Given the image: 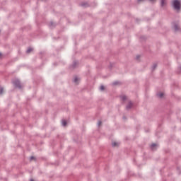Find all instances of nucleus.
Listing matches in <instances>:
<instances>
[{"label": "nucleus", "instance_id": "obj_17", "mask_svg": "<svg viewBox=\"0 0 181 181\" xmlns=\"http://www.w3.org/2000/svg\"><path fill=\"white\" fill-rule=\"evenodd\" d=\"M100 125H101V121H98V127H100Z\"/></svg>", "mask_w": 181, "mask_h": 181}, {"label": "nucleus", "instance_id": "obj_7", "mask_svg": "<svg viewBox=\"0 0 181 181\" xmlns=\"http://www.w3.org/2000/svg\"><path fill=\"white\" fill-rule=\"evenodd\" d=\"M62 127H66V125H67V122L65 119H63L62 121Z\"/></svg>", "mask_w": 181, "mask_h": 181}, {"label": "nucleus", "instance_id": "obj_11", "mask_svg": "<svg viewBox=\"0 0 181 181\" xmlns=\"http://www.w3.org/2000/svg\"><path fill=\"white\" fill-rule=\"evenodd\" d=\"M120 98H121V100H122V101H125V100H127V96H125V95H122V96L120 97Z\"/></svg>", "mask_w": 181, "mask_h": 181}, {"label": "nucleus", "instance_id": "obj_13", "mask_svg": "<svg viewBox=\"0 0 181 181\" xmlns=\"http://www.w3.org/2000/svg\"><path fill=\"white\" fill-rule=\"evenodd\" d=\"M158 66V65L156 64H153V65L152 66L151 69L152 70H155V69Z\"/></svg>", "mask_w": 181, "mask_h": 181}, {"label": "nucleus", "instance_id": "obj_22", "mask_svg": "<svg viewBox=\"0 0 181 181\" xmlns=\"http://www.w3.org/2000/svg\"><path fill=\"white\" fill-rule=\"evenodd\" d=\"M2 56V53L0 52V57Z\"/></svg>", "mask_w": 181, "mask_h": 181}, {"label": "nucleus", "instance_id": "obj_24", "mask_svg": "<svg viewBox=\"0 0 181 181\" xmlns=\"http://www.w3.org/2000/svg\"><path fill=\"white\" fill-rule=\"evenodd\" d=\"M30 181H34L33 179H30Z\"/></svg>", "mask_w": 181, "mask_h": 181}, {"label": "nucleus", "instance_id": "obj_3", "mask_svg": "<svg viewBox=\"0 0 181 181\" xmlns=\"http://www.w3.org/2000/svg\"><path fill=\"white\" fill-rule=\"evenodd\" d=\"M157 148H158V144H152L151 145V149L152 151H156Z\"/></svg>", "mask_w": 181, "mask_h": 181}, {"label": "nucleus", "instance_id": "obj_10", "mask_svg": "<svg viewBox=\"0 0 181 181\" xmlns=\"http://www.w3.org/2000/svg\"><path fill=\"white\" fill-rule=\"evenodd\" d=\"M33 48H28L27 50H26V53L29 54L30 53V52H33Z\"/></svg>", "mask_w": 181, "mask_h": 181}, {"label": "nucleus", "instance_id": "obj_14", "mask_svg": "<svg viewBox=\"0 0 181 181\" xmlns=\"http://www.w3.org/2000/svg\"><path fill=\"white\" fill-rule=\"evenodd\" d=\"M0 94H4V88L0 87Z\"/></svg>", "mask_w": 181, "mask_h": 181}, {"label": "nucleus", "instance_id": "obj_18", "mask_svg": "<svg viewBox=\"0 0 181 181\" xmlns=\"http://www.w3.org/2000/svg\"><path fill=\"white\" fill-rule=\"evenodd\" d=\"M33 159H35V157H33V156H31V157L30 158V160H33Z\"/></svg>", "mask_w": 181, "mask_h": 181}, {"label": "nucleus", "instance_id": "obj_8", "mask_svg": "<svg viewBox=\"0 0 181 181\" xmlns=\"http://www.w3.org/2000/svg\"><path fill=\"white\" fill-rule=\"evenodd\" d=\"M112 146H118L119 145V143L116 142V141H113L112 143Z\"/></svg>", "mask_w": 181, "mask_h": 181}, {"label": "nucleus", "instance_id": "obj_15", "mask_svg": "<svg viewBox=\"0 0 181 181\" xmlns=\"http://www.w3.org/2000/svg\"><path fill=\"white\" fill-rule=\"evenodd\" d=\"M100 91H104V86H100Z\"/></svg>", "mask_w": 181, "mask_h": 181}, {"label": "nucleus", "instance_id": "obj_23", "mask_svg": "<svg viewBox=\"0 0 181 181\" xmlns=\"http://www.w3.org/2000/svg\"><path fill=\"white\" fill-rule=\"evenodd\" d=\"M136 59H139V56H137V57H136Z\"/></svg>", "mask_w": 181, "mask_h": 181}, {"label": "nucleus", "instance_id": "obj_16", "mask_svg": "<svg viewBox=\"0 0 181 181\" xmlns=\"http://www.w3.org/2000/svg\"><path fill=\"white\" fill-rule=\"evenodd\" d=\"M76 64H77V62H74L73 65H72L73 67H76Z\"/></svg>", "mask_w": 181, "mask_h": 181}, {"label": "nucleus", "instance_id": "obj_12", "mask_svg": "<svg viewBox=\"0 0 181 181\" xmlns=\"http://www.w3.org/2000/svg\"><path fill=\"white\" fill-rule=\"evenodd\" d=\"M74 83H78V78H77L76 76L74 77Z\"/></svg>", "mask_w": 181, "mask_h": 181}, {"label": "nucleus", "instance_id": "obj_5", "mask_svg": "<svg viewBox=\"0 0 181 181\" xmlns=\"http://www.w3.org/2000/svg\"><path fill=\"white\" fill-rule=\"evenodd\" d=\"M127 110H131L132 108V103L129 102V104L126 107Z\"/></svg>", "mask_w": 181, "mask_h": 181}, {"label": "nucleus", "instance_id": "obj_20", "mask_svg": "<svg viewBox=\"0 0 181 181\" xmlns=\"http://www.w3.org/2000/svg\"><path fill=\"white\" fill-rule=\"evenodd\" d=\"M50 26H53V22L50 23Z\"/></svg>", "mask_w": 181, "mask_h": 181}, {"label": "nucleus", "instance_id": "obj_19", "mask_svg": "<svg viewBox=\"0 0 181 181\" xmlns=\"http://www.w3.org/2000/svg\"><path fill=\"white\" fill-rule=\"evenodd\" d=\"M117 84H118V82H114V83H113V85H114V86H117Z\"/></svg>", "mask_w": 181, "mask_h": 181}, {"label": "nucleus", "instance_id": "obj_21", "mask_svg": "<svg viewBox=\"0 0 181 181\" xmlns=\"http://www.w3.org/2000/svg\"><path fill=\"white\" fill-rule=\"evenodd\" d=\"M81 6H86V4H81Z\"/></svg>", "mask_w": 181, "mask_h": 181}, {"label": "nucleus", "instance_id": "obj_4", "mask_svg": "<svg viewBox=\"0 0 181 181\" xmlns=\"http://www.w3.org/2000/svg\"><path fill=\"white\" fill-rule=\"evenodd\" d=\"M174 30L177 31L179 30V25H177V24L173 23V26Z\"/></svg>", "mask_w": 181, "mask_h": 181}, {"label": "nucleus", "instance_id": "obj_6", "mask_svg": "<svg viewBox=\"0 0 181 181\" xmlns=\"http://www.w3.org/2000/svg\"><path fill=\"white\" fill-rule=\"evenodd\" d=\"M165 5H166V0H161L160 1V6L162 7L165 6Z\"/></svg>", "mask_w": 181, "mask_h": 181}, {"label": "nucleus", "instance_id": "obj_25", "mask_svg": "<svg viewBox=\"0 0 181 181\" xmlns=\"http://www.w3.org/2000/svg\"><path fill=\"white\" fill-rule=\"evenodd\" d=\"M180 70L181 71V66H180Z\"/></svg>", "mask_w": 181, "mask_h": 181}, {"label": "nucleus", "instance_id": "obj_1", "mask_svg": "<svg viewBox=\"0 0 181 181\" xmlns=\"http://www.w3.org/2000/svg\"><path fill=\"white\" fill-rule=\"evenodd\" d=\"M173 6L175 11H180V1L179 0H174L173 1Z\"/></svg>", "mask_w": 181, "mask_h": 181}, {"label": "nucleus", "instance_id": "obj_9", "mask_svg": "<svg viewBox=\"0 0 181 181\" xmlns=\"http://www.w3.org/2000/svg\"><path fill=\"white\" fill-rule=\"evenodd\" d=\"M157 96L159 98H162L163 97V93L160 92L159 93L157 94Z\"/></svg>", "mask_w": 181, "mask_h": 181}, {"label": "nucleus", "instance_id": "obj_2", "mask_svg": "<svg viewBox=\"0 0 181 181\" xmlns=\"http://www.w3.org/2000/svg\"><path fill=\"white\" fill-rule=\"evenodd\" d=\"M13 84L17 88H22V86H21V81H19L18 79L13 81Z\"/></svg>", "mask_w": 181, "mask_h": 181}]
</instances>
